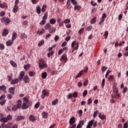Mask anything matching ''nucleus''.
<instances>
[{"label": "nucleus", "instance_id": "3c124183", "mask_svg": "<svg viewBox=\"0 0 128 128\" xmlns=\"http://www.w3.org/2000/svg\"><path fill=\"white\" fill-rule=\"evenodd\" d=\"M78 92H74L72 95L73 98H76L78 97Z\"/></svg>", "mask_w": 128, "mask_h": 128}, {"label": "nucleus", "instance_id": "4c0bfd02", "mask_svg": "<svg viewBox=\"0 0 128 128\" xmlns=\"http://www.w3.org/2000/svg\"><path fill=\"white\" fill-rule=\"evenodd\" d=\"M4 48H5L4 44H0V50H4Z\"/></svg>", "mask_w": 128, "mask_h": 128}, {"label": "nucleus", "instance_id": "f704fd0d", "mask_svg": "<svg viewBox=\"0 0 128 128\" xmlns=\"http://www.w3.org/2000/svg\"><path fill=\"white\" fill-rule=\"evenodd\" d=\"M30 68V64H27L24 66L25 70H28V69Z\"/></svg>", "mask_w": 128, "mask_h": 128}, {"label": "nucleus", "instance_id": "a878e982", "mask_svg": "<svg viewBox=\"0 0 128 128\" xmlns=\"http://www.w3.org/2000/svg\"><path fill=\"white\" fill-rule=\"evenodd\" d=\"M10 64L14 68H16V66H18L16 63L12 60L10 61Z\"/></svg>", "mask_w": 128, "mask_h": 128}, {"label": "nucleus", "instance_id": "393cba45", "mask_svg": "<svg viewBox=\"0 0 128 128\" xmlns=\"http://www.w3.org/2000/svg\"><path fill=\"white\" fill-rule=\"evenodd\" d=\"M91 24H96V18L94 17L90 21Z\"/></svg>", "mask_w": 128, "mask_h": 128}, {"label": "nucleus", "instance_id": "4d7b16f0", "mask_svg": "<svg viewBox=\"0 0 128 128\" xmlns=\"http://www.w3.org/2000/svg\"><path fill=\"white\" fill-rule=\"evenodd\" d=\"M87 30H88V32H90V30H92V26H88L86 28Z\"/></svg>", "mask_w": 128, "mask_h": 128}, {"label": "nucleus", "instance_id": "9b49d317", "mask_svg": "<svg viewBox=\"0 0 128 128\" xmlns=\"http://www.w3.org/2000/svg\"><path fill=\"white\" fill-rule=\"evenodd\" d=\"M15 90H16V88H14V87H11V88H9L8 92H10V94H12V96H14V94Z\"/></svg>", "mask_w": 128, "mask_h": 128}, {"label": "nucleus", "instance_id": "423d86ee", "mask_svg": "<svg viewBox=\"0 0 128 128\" xmlns=\"http://www.w3.org/2000/svg\"><path fill=\"white\" fill-rule=\"evenodd\" d=\"M36 12L38 14H40V12H42V8H40V6L39 5L36 6Z\"/></svg>", "mask_w": 128, "mask_h": 128}, {"label": "nucleus", "instance_id": "f257e3e1", "mask_svg": "<svg viewBox=\"0 0 128 128\" xmlns=\"http://www.w3.org/2000/svg\"><path fill=\"white\" fill-rule=\"evenodd\" d=\"M18 78L20 80H22L25 84H28L30 80V77L28 76H24V71L20 72Z\"/></svg>", "mask_w": 128, "mask_h": 128}, {"label": "nucleus", "instance_id": "4be33fe9", "mask_svg": "<svg viewBox=\"0 0 128 128\" xmlns=\"http://www.w3.org/2000/svg\"><path fill=\"white\" fill-rule=\"evenodd\" d=\"M56 22V20L54 18H52L50 20V23L51 24H54Z\"/></svg>", "mask_w": 128, "mask_h": 128}, {"label": "nucleus", "instance_id": "6ab92c4d", "mask_svg": "<svg viewBox=\"0 0 128 128\" xmlns=\"http://www.w3.org/2000/svg\"><path fill=\"white\" fill-rule=\"evenodd\" d=\"M14 44V41L12 40H8L6 42V45L7 46H12Z\"/></svg>", "mask_w": 128, "mask_h": 128}, {"label": "nucleus", "instance_id": "473e14b6", "mask_svg": "<svg viewBox=\"0 0 128 128\" xmlns=\"http://www.w3.org/2000/svg\"><path fill=\"white\" fill-rule=\"evenodd\" d=\"M44 28H42L41 30H39V31L37 32V34H44Z\"/></svg>", "mask_w": 128, "mask_h": 128}, {"label": "nucleus", "instance_id": "c9c22d12", "mask_svg": "<svg viewBox=\"0 0 128 128\" xmlns=\"http://www.w3.org/2000/svg\"><path fill=\"white\" fill-rule=\"evenodd\" d=\"M28 38V36L26 34H22L20 35V38Z\"/></svg>", "mask_w": 128, "mask_h": 128}, {"label": "nucleus", "instance_id": "69168bd1", "mask_svg": "<svg viewBox=\"0 0 128 128\" xmlns=\"http://www.w3.org/2000/svg\"><path fill=\"white\" fill-rule=\"evenodd\" d=\"M6 125L7 124H4V123L1 124V126H2V128H6Z\"/></svg>", "mask_w": 128, "mask_h": 128}, {"label": "nucleus", "instance_id": "b1692460", "mask_svg": "<svg viewBox=\"0 0 128 128\" xmlns=\"http://www.w3.org/2000/svg\"><path fill=\"white\" fill-rule=\"evenodd\" d=\"M18 107L16 104L12 106V110L14 112H16L18 110Z\"/></svg>", "mask_w": 128, "mask_h": 128}, {"label": "nucleus", "instance_id": "603ef678", "mask_svg": "<svg viewBox=\"0 0 128 128\" xmlns=\"http://www.w3.org/2000/svg\"><path fill=\"white\" fill-rule=\"evenodd\" d=\"M98 110H96L94 113L93 118H96V116H98Z\"/></svg>", "mask_w": 128, "mask_h": 128}, {"label": "nucleus", "instance_id": "e2e57ef3", "mask_svg": "<svg viewBox=\"0 0 128 128\" xmlns=\"http://www.w3.org/2000/svg\"><path fill=\"white\" fill-rule=\"evenodd\" d=\"M106 18V13L103 14L102 15V18H101V19L104 20V18Z\"/></svg>", "mask_w": 128, "mask_h": 128}, {"label": "nucleus", "instance_id": "f8f14e48", "mask_svg": "<svg viewBox=\"0 0 128 128\" xmlns=\"http://www.w3.org/2000/svg\"><path fill=\"white\" fill-rule=\"evenodd\" d=\"M18 78H16L12 80L10 82V84H18Z\"/></svg>", "mask_w": 128, "mask_h": 128}, {"label": "nucleus", "instance_id": "2eb2a0df", "mask_svg": "<svg viewBox=\"0 0 128 128\" xmlns=\"http://www.w3.org/2000/svg\"><path fill=\"white\" fill-rule=\"evenodd\" d=\"M50 28H52V25L50 24V23H48L46 24L45 26H44V28L45 30H50Z\"/></svg>", "mask_w": 128, "mask_h": 128}, {"label": "nucleus", "instance_id": "7ed1b4c3", "mask_svg": "<svg viewBox=\"0 0 128 128\" xmlns=\"http://www.w3.org/2000/svg\"><path fill=\"white\" fill-rule=\"evenodd\" d=\"M23 100H24V102L22 104V110H27V108H28V105L29 102L28 99L24 97L23 98Z\"/></svg>", "mask_w": 128, "mask_h": 128}, {"label": "nucleus", "instance_id": "680f3d73", "mask_svg": "<svg viewBox=\"0 0 128 128\" xmlns=\"http://www.w3.org/2000/svg\"><path fill=\"white\" fill-rule=\"evenodd\" d=\"M40 107V102H38L36 104L34 105V108H38Z\"/></svg>", "mask_w": 128, "mask_h": 128}, {"label": "nucleus", "instance_id": "f03ea898", "mask_svg": "<svg viewBox=\"0 0 128 128\" xmlns=\"http://www.w3.org/2000/svg\"><path fill=\"white\" fill-rule=\"evenodd\" d=\"M39 68L40 70H44V68H48V64L44 62V59H40L39 60Z\"/></svg>", "mask_w": 128, "mask_h": 128}, {"label": "nucleus", "instance_id": "864d4df0", "mask_svg": "<svg viewBox=\"0 0 128 128\" xmlns=\"http://www.w3.org/2000/svg\"><path fill=\"white\" fill-rule=\"evenodd\" d=\"M110 72H112V71H110V70H107L106 74L105 75V78H108V76L110 74Z\"/></svg>", "mask_w": 128, "mask_h": 128}, {"label": "nucleus", "instance_id": "72a5a7b5", "mask_svg": "<svg viewBox=\"0 0 128 128\" xmlns=\"http://www.w3.org/2000/svg\"><path fill=\"white\" fill-rule=\"evenodd\" d=\"M42 20H46L48 18V12H45L44 16L42 17Z\"/></svg>", "mask_w": 128, "mask_h": 128}, {"label": "nucleus", "instance_id": "58836bf2", "mask_svg": "<svg viewBox=\"0 0 128 128\" xmlns=\"http://www.w3.org/2000/svg\"><path fill=\"white\" fill-rule=\"evenodd\" d=\"M28 74H29L30 76H34L36 74V73L34 72H32V71H30Z\"/></svg>", "mask_w": 128, "mask_h": 128}, {"label": "nucleus", "instance_id": "79ce46f5", "mask_svg": "<svg viewBox=\"0 0 128 128\" xmlns=\"http://www.w3.org/2000/svg\"><path fill=\"white\" fill-rule=\"evenodd\" d=\"M84 32V28H82L78 32V34H82Z\"/></svg>", "mask_w": 128, "mask_h": 128}, {"label": "nucleus", "instance_id": "ddd939ff", "mask_svg": "<svg viewBox=\"0 0 128 128\" xmlns=\"http://www.w3.org/2000/svg\"><path fill=\"white\" fill-rule=\"evenodd\" d=\"M42 116L43 118H48V114L46 112H43L42 114Z\"/></svg>", "mask_w": 128, "mask_h": 128}, {"label": "nucleus", "instance_id": "2f4dec72", "mask_svg": "<svg viewBox=\"0 0 128 128\" xmlns=\"http://www.w3.org/2000/svg\"><path fill=\"white\" fill-rule=\"evenodd\" d=\"M46 8V4H43L41 9L42 12H44Z\"/></svg>", "mask_w": 128, "mask_h": 128}, {"label": "nucleus", "instance_id": "4468645a", "mask_svg": "<svg viewBox=\"0 0 128 128\" xmlns=\"http://www.w3.org/2000/svg\"><path fill=\"white\" fill-rule=\"evenodd\" d=\"M22 102L21 100H18L17 102V104H16L18 106V108L19 109L22 108Z\"/></svg>", "mask_w": 128, "mask_h": 128}, {"label": "nucleus", "instance_id": "37998d69", "mask_svg": "<svg viewBox=\"0 0 128 128\" xmlns=\"http://www.w3.org/2000/svg\"><path fill=\"white\" fill-rule=\"evenodd\" d=\"M94 120H92L90 121L88 123V126H92V124H94Z\"/></svg>", "mask_w": 128, "mask_h": 128}, {"label": "nucleus", "instance_id": "13d9d810", "mask_svg": "<svg viewBox=\"0 0 128 128\" xmlns=\"http://www.w3.org/2000/svg\"><path fill=\"white\" fill-rule=\"evenodd\" d=\"M58 40H60V37L58 35H56L54 38V40L58 42Z\"/></svg>", "mask_w": 128, "mask_h": 128}, {"label": "nucleus", "instance_id": "39448f33", "mask_svg": "<svg viewBox=\"0 0 128 128\" xmlns=\"http://www.w3.org/2000/svg\"><path fill=\"white\" fill-rule=\"evenodd\" d=\"M48 92H46V90H43L42 91V98H44L45 96H49Z\"/></svg>", "mask_w": 128, "mask_h": 128}, {"label": "nucleus", "instance_id": "1a4fd4ad", "mask_svg": "<svg viewBox=\"0 0 128 128\" xmlns=\"http://www.w3.org/2000/svg\"><path fill=\"white\" fill-rule=\"evenodd\" d=\"M56 30V28L52 27L49 29L48 32H50V34H54Z\"/></svg>", "mask_w": 128, "mask_h": 128}, {"label": "nucleus", "instance_id": "338daca9", "mask_svg": "<svg viewBox=\"0 0 128 128\" xmlns=\"http://www.w3.org/2000/svg\"><path fill=\"white\" fill-rule=\"evenodd\" d=\"M128 123L126 122L124 124V128H128Z\"/></svg>", "mask_w": 128, "mask_h": 128}, {"label": "nucleus", "instance_id": "7c9ffc66", "mask_svg": "<svg viewBox=\"0 0 128 128\" xmlns=\"http://www.w3.org/2000/svg\"><path fill=\"white\" fill-rule=\"evenodd\" d=\"M6 90V87L4 85L1 86H0V90Z\"/></svg>", "mask_w": 128, "mask_h": 128}, {"label": "nucleus", "instance_id": "052dcab7", "mask_svg": "<svg viewBox=\"0 0 128 128\" xmlns=\"http://www.w3.org/2000/svg\"><path fill=\"white\" fill-rule=\"evenodd\" d=\"M6 100H3V101L0 102V104L1 106H4V104H6Z\"/></svg>", "mask_w": 128, "mask_h": 128}, {"label": "nucleus", "instance_id": "de8ad7c7", "mask_svg": "<svg viewBox=\"0 0 128 128\" xmlns=\"http://www.w3.org/2000/svg\"><path fill=\"white\" fill-rule=\"evenodd\" d=\"M108 80H114V77L113 75H110L108 78Z\"/></svg>", "mask_w": 128, "mask_h": 128}, {"label": "nucleus", "instance_id": "ea45409f", "mask_svg": "<svg viewBox=\"0 0 128 128\" xmlns=\"http://www.w3.org/2000/svg\"><path fill=\"white\" fill-rule=\"evenodd\" d=\"M6 118L7 119L8 122V120H12V117L11 116V115H8Z\"/></svg>", "mask_w": 128, "mask_h": 128}, {"label": "nucleus", "instance_id": "5701e85b", "mask_svg": "<svg viewBox=\"0 0 128 128\" xmlns=\"http://www.w3.org/2000/svg\"><path fill=\"white\" fill-rule=\"evenodd\" d=\"M41 76L42 78H46V77L48 76V74L46 72H43Z\"/></svg>", "mask_w": 128, "mask_h": 128}, {"label": "nucleus", "instance_id": "0eeeda50", "mask_svg": "<svg viewBox=\"0 0 128 128\" xmlns=\"http://www.w3.org/2000/svg\"><path fill=\"white\" fill-rule=\"evenodd\" d=\"M84 124V120H80L76 126V128H82V126Z\"/></svg>", "mask_w": 128, "mask_h": 128}, {"label": "nucleus", "instance_id": "dca6fc26", "mask_svg": "<svg viewBox=\"0 0 128 128\" xmlns=\"http://www.w3.org/2000/svg\"><path fill=\"white\" fill-rule=\"evenodd\" d=\"M84 74V70L80 71L78 74L75 76V78H78L80 76H82V74Z\"/></svg>", "mask_w": 128, "mask_h": 128}, {"label": "nucleus", "instance_id": "5fc2aeb1", "mask_svg": "<svg viewBox=\"0 0 128 128\" xmlns=\"http://www.w3.org/2000/svg\"><path fill=\"white\" fill-rule=\"evenodd\" d=\"M86 94H88V90H84L83 92L82 96H86Z\"/></svg>", "mask_w": 128, "mask_h": 128}, {"label": "nucleus", "instance_id": "49530a36", "mask_svg": "<svg viewBox=\"0 0 128 128\" xmlns=\"http://www.w3.org/2000/svg\"><path fill=\"white\" fill-rule=\"evenodd\" d=\"M106 70H108V67L104 66H103L102 67V70L103 73L104 72H106Z\"/></svg>", "mask_w": 128, "mask_h": 128}, {"label": "nucleus", "instance_id": "09e8293b", "mask_svg": "<svg viewBox=\"0 0 128 128\" xmlns=\"http://www.w3.org/2000/svg\"><path fill=\"white\" fill-rule=\"evenodd\" d=\"M44 44V40H42L41 42H39L38 44V46H42V44Z\"/></svg>", "mask_w": 128, "mask_h": 128}, {"label": "nucleus", "instance_id": "aec40b11", "mask_svg": "<svg viewBox=\"0 0 128 128\" xmlns=\"http://www.w3.org/2000/svg\"><path fill=\"white\" fill-rule=\"evenodd\" d=\"M24 120V116H18L16 120H17V122H20V120Z\"/></svg>", "mask_w": 128, "mask_h": 128}, {"label": "nucleus", "instance_id": "412c9836", "mask_svg": "<svg viewBox=\"0 0 128 128\" xmlns=\"http://www.w3.org/2000/svg\"><path fill=\"white\" fill-rule=\"evenodd\" d=\"M62 59L64 60V62H68V57H66V54H64L62 56Z\"/></svg>", "mask_w": 128, "mask_h": 128}, {"label": "nucleus", "instance_id": "9d476101", "mask_svg": "<svg viewBox=\"0 0 128 128\" xmlns=\"http://www.w3.org/2000/svg\"><path fill=\"white\" fill-rule=\"evenodd\" d=\"M74 122H76V118L74 117L71 118L70 120V124L72 126Z\"/></svg>", "mask_w": 128, "mask_h": 128}, {"label": "nucleus", "instance_id": "c756f323", "mask_svg": "<svg viewBox=\"0 0 128 128\" xmlns=\"http://www.w3.org/2000/svg\"><path fill=\"white\" fill-rule=\"evenodd\" d=\"M58 102V99L56 98L52 102V104L53 106H56Z\"/></svg>", "mask_w": 128, "mask_h": 128}, {"label": "nucleus", "instance_id": "a19ab883", "mask_svg": "<svg viewBox=\"0 0 128 128\" xmlns=\"http://www.w3.org/2000/svg\"><path fill=\"white\" fill-rule=\"evenodd\" d=\"M64 24H70V19H65L63 21Z\"/></svg>", "mask_w": 128, "mask_h": 128}, {"label": "nucleus", "instance_id": "cd10ccee", "mask_svg": "<svg viewBox=\"0 0 128 128\" xmlns=\"http://www.w3.org/2000/svg\"><path fill=\"white\" fill-rule=\"evenodd\" d=\"M16 36H18V34L16 32H14L12 34V40H14L16 38Z\"/></svg>", "mask_w": 128, "mask_h": 128}, {"label": "nucleus", "instance_id": "774afa93", "mask_svg": "<svg viewBox=\"0 0 128 128\" xmlns=\"http://www.w3.org/2000/svg\"><path fill=\"white\" fill-rule=\"evenodd\" d=\"M11 128H18V124H15L11 126Z\"/></svg>", "mask_w": 128, "mask_h": 128}, {"label": "nucleus", "instance_id": "bf43d9fd", "mask_svg": "<svg viewBox=\"0 0 128 128\" xmlns=\"http://www.w3.org/2000/svg\"><path fill=\"white\" fill-rule=\"evenodd\" d=\"M114 98H120V94L118 93H115Z\"/></svg>", "mask_w": 128, "mask_h": 128}, {"label": "nucleus", "instance_id": "6e6552de", "mask_svg": "<svg viewBox=\"0 0 128 128\" xmlns=\"http://www.w3.org/2000/svg\"><path fill=\"white\" fill-rule=\"evenodd\" d=\"M8 34V28H5L2 32V35L3 36H6Z\"/></svg>", "mask_w": 128, "mask_h": 128}, {"label": "nucleus", "instance_id": "f3484780", "mask_svg": "<svg viewBox=\"0 0 128 128\" xmlns=\"http://www.w3.org/2000/svg\"><path fill=\"white\" fill-rule=\"evenodd\" d=\"M18 10V5H14L12 9L13 12H14V14H16V12Z\"/></svg>", "mask_w": 128, "mask_h": 128}, {"label": "nucleus", "instance_id": "8fccbe9b", "mask_svg": "<svg viewBox=\"0 0 128 128\" xmlns=\"http://www.w3.org/2000/svg\"><path fill=\"white\" fill-rule=\"evenodd\" d=\"M104 36L106 40L108 38V32L106 31L104 33Z\"/></svg>", "mask_w": 128, "mask_h": 128}, {"label": "nucleus", "instance_id": "6e6d98bb", "mask_svg": "<svg viewBox=\"0 0 128 128\" xmlns=\"http://www.w3.org/2000/svg\"><path fill=\"white\" fill-rule=\"evenodd\" d=\"M88 84V80H86L84 82V86H86Z\"/></svg>", "mask_w": 128, "mask_h": 128}, {"label": "nucleus", "instance_id": "a211bd4d", "mask_svg": "<svg viewBox=\"0 0 128 128\" xmlns=\"http://www.w3.org/2000/svg\"><path fill=\"white\" fill-rule=\"evenodd\" d=\"M29 120H30V122H36V118L33 115H30L29 116Z\"/></svg>", "mask_w": 128, "mask_h": 128}, {"label": "nucleus", "instance_id": "a18cd8bd", "mask_svg": "<svg viewBox=\"0 0 128 128\" xmlns=\"http://www.w3.org/2000/svg\"><path fill=\"white\" fill-rule=\"evenodd\" d=\"M106 84V79L103 78L102 80L101 86L102 88H104V84Z\"/></svg>", "mask_w": 128, "mask_h": 128}, {"label": "nucleus", "instance_id": "20e7f679", "mask_svg": "<svg viewBox=\"0 0 128 128\" xmlns=\"http://www.w3.org/2000/svg\"><path fill=\"white\" fill-rule=\"evenodd\" d=\"M1 20L2 22H6L8 24L10 22V20L6 17H2L1 19Z\"/></svg>", "mask_w": 128, "mask_h": 128}, {"label": "nucleus", "instance_id": "bb28decb", "mask_svg": "<svg viewBox=\"0 0 128 128\" xmlns=\"http://www.w3.org/2000/svg\"><path fill=\"white\" fill-rule=\"evenodd\" d=\"M0 122H8V119H6V118H2L0 119Z\"/></svg>", "mask_w": 128, "mask_h": 128}, {"label": "nucleus", "instance_id": "e433bc0d", "mask_svg": "<svg viewBox=\"0 0 128 128\" xmlns=\"http://www.w3.org/2000/svg\"><path fill=\"white\" fill-rule=\"evenodd\" d=\"M46 21L45 20H44V19L40 22L39 24H40V26H44V24H46Z\"/></svg>", "mask_w": 128, "mask_h": 128}, {"label": "nucleus", "instance_id": "0e129e2a", "mask_svg": "<svg viewBox=\"0 0 128 128\" xmlns=\"http://www.w3.org/2000/svg\"><path fill=\"white\" fill-rule=\"evenodd\" d=\"M79 116L80 118L82 116V110H80L78 111Z\"/></svg>", "mask_w": 128, "mask_h": 128}, {"label": "nucleus", "instance_id": "c85d7f7f", "mask_svg": "<svg viewBox=\"0 0 128 128\" xmlns=\"http://www.w3.org/2000/svg\"><path fill=\"white\" fill-rule=\"evenodd\" d=\"M66 6H67V8L70 9L72 8V6H70V0H68L67 1Z\"/></svg>", "mask_w": 128, "mask_h": 128}, {"label": "nucleus", "instance_id": "c03bdc74", "mask_svg": "<svg viewBox=\"0 0 128 128\" xmlns=\"http://www.w3.org/2000/svg\"><path fill=\"white\" fill-rule=\"evenodd\" d=\"M76 41H73L72 43L71 48H74V47L76 46Z\"/></svg>", "mask_w": 128, "mask_h": 128}]
</instances>
